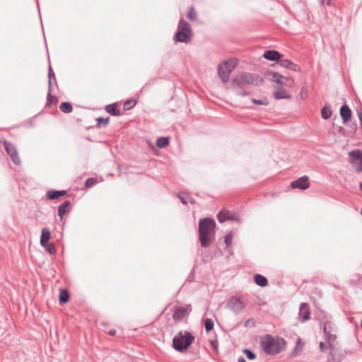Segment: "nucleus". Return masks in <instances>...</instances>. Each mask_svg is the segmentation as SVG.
Segmentation results:
<instances>
[{
  "mask_svg": "<svg viewBox=\"0 0 362 362\" xmlns=\"http://www.w3.org/2000/svg\"><path fill=\"white\" fill-rule=\"evenodd\" d=\"M223 66H226V69H229L230 72L231 73L232 71L237 66V63L235 60H228L225 61L223 63L221 64Z\"/></svg>",
  "mask_w": 362,
  "mask_h": 362,
  "instance_id": "obj_30",
  "label": "nucleus"
},
{
  "mask_svg": "<svg viewBox=\"0 0 362 362\" xmlns=\"http://www.w3.org/2000/svg\"><path fill=\"white\" fill-rule=\"evenodd\" d=\"M332 110L329 106L325 105L321 109V116L324 119H328L332 116Z\"/></svg>",
  "mask_w": 362,
  "mask_h": 362,
  "instance_id": "obj_27",
  "label": "nucleus"
},
{
  "mask_svg": "<svg viewBox=\"0 0 362 362\" xmlns=\"http://www.w3.org/2000/svg\"><path fill=\"white\" fill-rule=\"evenodd\" d=\"M356 124H354V125H353V128L356 129Z\"/></svg>",
  "mask_w": 362,
  "mask_h": 362,
  "instance_id": "obj_57",
  "label": "nucleus"
},
{
  "mask_svg": "<svg viewBox=\"0 0 362 362\" xmlns=\"http://www.w3.org/2000/svg\"><path fill=\"white\" fill-rule=\"evenodd\" d=\"M59 109L64 113H70L73 110V107L70 103L63 102L61 103Z\"/></svg>",
  "mask_w": 362,
  "mask_h": 362,
  "instance_id": "obj_28",
  "label": "nucleus"
},
{
  "mask_svg": "<svg viewBox=\"0 0 362 362\" xmlns=\"http://www.w3.org/2000/svg\"><path fill=\"white\" fill-rule=\"evenodd\" d=\"M211 346L213 349L216 351H218V343L217 340H211Z\"/></svg>",
  "mask_w": 362,
  "mask_h": 362,
  "instance_id": "obj_43",
  "label": "nucleus"
},
{
  "mask_svg": "<svg viewBox=\"0 0 362 362\" xmlns=\"http://www.w3.org/2000/svg\"><path fill=\"white\" fill-rule=\"evenodd\" d=\"M3 144L4 149L8 156L18 151L14 144H11L9 141H7L6 140L3 141Z\"/></svg>",
  "mask_w": 362,
  "mask_h": 362,
  "instance_id": "obj_22",
  "label": "nucleus"
},
{
  "mask_svg": "<svg viewBox=\"0 0 362 362\" xmlns=\"http://www.w3.org/2000/svg\"><path fill=\"white\" fill-rule=\"evenodd\" d=\"M188 281H192V277H190L189 276L188 277Z\"/></svg>",
  "mask_w": 362,
  "mask_h": 362,
  "instance_id": "obj_55",
  "label": "nucleus"
},
{
  "mask_svg": "<svg viewBox=\"0 0 362 362\" xmlns=\"http://www.w3.org/2000/svg\"><path fill=\"white\" fill-rule=\"evenodd\" d=\"M192 29L188 22L181 18L178 23L177 30L175 35V40L179 42L187 43L192 38Z\"/></svg>",
  "mask_w": 362,
  "mask_h": 362,
  "instance_id": "obj_4",
  "label": "nucleus"
},
{
  "mask_svg": "<svg viewBox=\"0 0 362 362\" xmlns=\"http://www.w3.org/2000/svg\"><path fill=\"white\" fill-rule=\"evenodd\" d=\"M323 332L325 339L329 344V348L332 349V344L337 339L336 329L330 321H325L323 325Z\"/></svg>",
  "mask_w": 362,
  "mask_h": 362,
  "instance_id": "obj_7",
  "label": "nucleus"
},
{
  "mask_svg": "<svg viewBox=\"0 0 362 362\" xmlns=\"http://www.w3.org/2000/svg\"><path fill=\"white\" fill-rule=\"evenodd\" d=\"M96 183H98L97 178H95V177H90V178H88L86 180L85 187L86 188H90L92 186H93L94 185H95Z\"/></svg>",
  "mask_w": 362,
  "mask_h": 362,
  "instance_id": "obj_40",
  "label": "nucleus"
},
{
  "mask_svg": "<svg viewBox=\"0 0 362 362\" xmlns=\"http://www.w3.org/2000/svg\"><path fill=\"white\" fill-rule=\"evenodd\" d=\"M70 204L71 202L69 200H65L61 205L58 206V216L60 217L61 220L66 213L67 209Z\"/></svg>",
  "mask_w": 362,
  "mask_h": 362,
  "instance_id": "obj_21",
  "label": "nucleus"
},
{
  "mask_svg": "<svg viewBox=\"0 0 362 362\" xmlns=\"http://www.w3.org/2000/svg\"><path fill=\"white\" fill-rule=\"evenodd\" d=\"M216 222L213 218H204L199 221V238L202 247H209L215 236Z\"/></svg>",
  "mask_w": 362,
  "mask_h": 362,
  "instance_id": "obj_1",
  "label": "nucleus"
},
{
  "mask_svg": "<svg viewBox=\"0 0 362 362\" xmlns=\"http://www.w3.org/2000/svg\"><path fill=\"white\" fill-rule=\"evenodd\" d=\"M237 95H240V96H247L249 95V92H247V91L238 92Z\"/></svg>",
  "mask_w": 362,
  "mask_h": 362,
  "instance_id": "obj_47",
  "label": "nucleus"
},
{
  "mask_svg": "<svg viewBox=\"0 0 362 362\" xmlns=\"http://www.w3.org/2000/svg\"><path fill=\"white\" fill-rule=\"evenodd\" d=\"M356 170L357 172H362V159L359 160Z\"/></svg>",
  "mask_w": 362,
  "mask_h": 362,
  "instance_id": "obj_45",
  "label": "nucleus"
},
{
  "mask_svg": "<svg viewBox=\"0 0 362 362\" xmlns=\"http://www.w3.org/2000/svg\"><path fill=\"white\" fill-rule=\"evenodd\" d=\"M357 115L359 119L360 124L362 128V112L361 111H357Z\"/></svg>",
  "mask_w": 362,
  "mask_h": 362,
  "instance_id": "obj_46",
  "label": "nucleus"
},
{
  "mask_svg": "<svg viewBox=\"0 0 362 362\" xmlns=\"http://www.w3.org/2000/svg\"><path fill=\"white\" fill-rule=\"evenodd\" d=\"M238 362H247L243 357H240L238 360Z\"/></svg>",
  "mask_w": 362,
  "mask_h": 362,
  "instance_id": "obj_49",
  "label": "nucleus"
},
{
  "mask_svg": "<svg viewBox=\"0 0 362 362\" xmlns=\"http://www.w3.org/2000/svg\"><path fill=\"white\" fill-rule=\"evenodd\" d=\"M105 110L110 115L112 116H119L121 115L120 111L117 109V103H114L106 105Z\"/></svg>",
  "mask_w": 362,
  "mask_h": 362,
  "instance_id": "obj_20",
  "label": "nucleus"
},
{
  "mask_svg": "<svg viewBox=\"0 0 362 362\" xmlns=\"http://www.w3.org/2000/svg\"><path fill=\"white\" fill-rule=\"evenodd\" d=\"M361 215H362V208H361Z\"/></svg>",
  "mask_w": 362,
  "mask_h": 362,
  "instance_id": "obj_58",
  "label": "nucleus"
},
{
  "mask_svg": "<svg viewBox=\"0 0 362 362\" xmlns=\"http://www.w3.org/2000/svg\"><path fill=\"white\" fill-rule=\"evenodd\" d=\"M51 92H52V86H51V83L49 82V86H48V93H47V105H49L51 104H56L58 102L57 98L52 95Z\"/></svg>",
  "mask_w": 362,
  "mask_h": 362,
  "instance_id": "obj_25",
  "label": "nucleus"
},
{
  "mask_svg": "<svg viewBox=\"0 0 362 362\" xmlns=\"http://www.w3.org/2000/svg\"><path fill=\"white\" fill-rule=\"evenodd\" d=\"M218 74L224 83L228 81L230 72L229 69H226V66L221 64L218 68Z\"/></svg>",
  "mask_w": 362,
  "mask_h": 362,
  "instance_id": "obj_16",
  "label": "nucleus"
},
{
  "mask_svg": "<svg viewBox=\"0 0 362 362\" xmlns=\"http://www.w3.org/2000/svg\"><path fill=\"white\" fill-rule=\"evenodd\" d=\"M299 319L302 322H304L310 319V312L308 308V303H303L299 308Z\"/></svg>",
  "mask_w": 362,
  "mask_h": 362,
  "instance_id": "obj_12",
  "label": "nucleus"
},
{
  "mask_svg": "<svg viewBox=\"0 0 362 362\" xmlns=\"http://www.w3.org/2000/svg\"><path fill=\"white\" fill-rule=\"evenodd\" d=\"M339 113L344 124L347 123L351 119L352 112L350 107L346 104H344L341 107Z\"/></svg>",
  "mask_w": 362,
  "mask_h": 362,
  "instance_id": "obj_13",
  "label": "nucleus"
},
{
  "mask_svg": "<svg viewBox=\"0 0 362 362\" xmlns=\"http://www.w3.org/2000/svg\"><path fill=\"white\" fill-rule=\"evenodd\" d=\"M11 160L13 162L14 164L19 165L21 164V158L18 156V152L16 151L15 153L9 155Z\"/></svg>",
  "mask_w": 362,
  "mask_h": 362,
  "instance_id": "obj_34",
  "label": "nucleus"
},
{
  "mask_svg": "<svg viewBox=\"0 0 362 362\" xmlns=\"http://www.w3.org/2000/svg\"><path fill=\"white\" fill-rule=\"evenodd\" d=\"M291 186L293 189L305 190L310 187L309 178L308 176L303 175L291 182Z\"/></svg>",
  "mask_w": 362,
  "mask_h": 362,
  "instance_id": "obj_10",
  "label": "nucleus"
},
{
  "mask_svg": "<svg viewBox=\"0 0 362 362\" xmlns=\"http://www.w3.org/2000/svg\"><path fill=\"white\" fill-rule=\"evenodd\" d=\"M44 247L45 248V250L50 255H54L57 252L55 245L52 243L49 242L48 244L46 245V246Z\"/></svg>",
  "mask_w": 362,
  "mask_h": 362,
  "instance_id": "obj_35",
  "label": "nucleus"
},
{
  "mask_svg": "<svg viewBox=\"0 0 362 362\" xmlns=\"http://www.w3.org/2000/svg\"><path fill=\"white\" fill-rule=\"evenodd\" d=\"M349 156L351 160V164L354 165H356V160L359 161L362 159V151L358 149L353 150L349 153Z\"/></svg>",
  "mask_w": 362,
  "mask_h": 362,
  "instance_id": "obj_18",
  "label": "nucleus"
},
{
  "mask_svg": "<svg viewBox=\"0 0 362 362\" xmlns=\"http://www.w3.org/2000/svg\"><path fill=\"white\" fill-rule=\"evenodd\" d=\"M108 334L110 335V336H114L116 334V330L115 329H111L109 331Z\"/></svg>",
  "mask_w": 362,
  "mask_h": 362,
  "instance_id": "obj_48",
  "label": "nucleus"
},
{
  "mask_svg": "<svg viewBox=\"0 0 362 362\" xmlns=\"http://www.w3.org/2000/svg\"><path fill=\"white\" fill-rule=\"evenodd\" d=\"M233 236L232 232H230L225 236L224 242L226 247H229L232 244Z\"/></svg>",
  "mask_w": 362,
  "mask_h": 362,
  "instance_id": "obj_41",
  "label": "nucleus"
},
{
  "mask_svg": "<svg viewBox=\"0 0 362 362\" xmlns=\"http://www.w3.org/2000/svg\"><path fill=\"white\" fill-rule=\"evenodd\" d=\"M286 341L282 337H274L270 334H266L262 338L260 344L265 354L275 355L281 352L286 346Z\"/></svg>",
  "mask_w": 362,
  "mask_h": 362,
  "instance_id": "obj_2",
  "label": "nucleus"
},
{
  "mask_svg": "<svg viewBox=\"0 0 362 362\" xmlns=\"http://www.w3.org/2000/svg\"><path fill=\"white\" fill-rule=\"evenodd\" d=\"M262 81L263 79L259 78L257 75L247 72L243 73L233 80V84L238 87H242L243 84L259 86L262 83Z\"/></svg>",
  "mask_w": 362,
  "mask_h": 362,
  "instance_id": "obj_5",
  "label": "nucleus"
},
{
  "mask_svg": "<svg viewBox=\"0 0 362 362\" xmlns=\"http://www.w3.org/2000/svg\"><path fill=\"white\" fill-rule=\"evenodd\" d=\"M70 298L69 293L66 289H62L59 296V301L61 304L66 303Z\"/></svg>",
  "mask_w": 362,
  "mask_h": 362,
  "instance_id": "obj_24",
  "label": "nucleus"
},
{
  "mask_svg": "<svg viewBox=\"0 0 362 362\" xmlns=\"http://www.w3.org/2000/svg\"><path fill=\"white\" fill-rule=\"evenodd\" d=\"M66 190L50 189L47 192L46 197L49 200H54L66 195Z\"/></svg>",
  "mask_w": 362,
  "mask_h": 362,
  "instance_id": "obj_14",
  "label": "nucleus"
},
{
  "mask_svg": "<svg viewBox=\"0 0 362 362\" xmlns=\"http://www.w3.org/2000/svg\"><path fill=\"white\" fill-rule=\"evenodd\" d=\"M330 1L331 0H322V3L324 4L325 2H326L327 5H329Z\"/></svg>",
  "mask_w": 362,
  "mask_h": 362,
  "instance_id": "obj_50",
  "label": "nucleus"
},
{
  "mask_svg": "<svg viewBox=\"0 0 362 362\" xmlns=\"http://www.w3.org/2000/svg\"><path fill=\"white\" fill-rule=\"evenodd\" d=\"M177 197H178V198L180 200L182 204H187V201L186 198L182 194H178Z\"/></svg>",
  "mask_w": 362,
  "mask_h": 362,
  "instance_id": "obj_44",
  "label": "nucleus"
},
{
  "mask_svg": "<svg viewBox=\"0 0 362 362\" xmlns=\"http://www.w3.org/2000/svg\"><path fill=\"white\" fill-rule=\"evenodd\" d=\"M245 303L237 296L230 297L226 303V308L235 314L240 313L245 308Z\"/></svg>",
  "mask_w": 362,
  "mask_h": 362,
  "instance_id": "obj_6",
  "label": "nucleus"
},
{
  "mask_svg": "<svg viewBox=\"0 0 362 362\" xmlns=\"http://www.w3.org/2000/svg\"><path fill=\"white\" fill-rule=\"evenodd\" d=\"M188 281H192V277H190L189 276L188 277Z\"/></svg>",
  "mask_w": 362,
  "mask_h": 362,
  "instance_id": "obj_56",
  "label": "nucleus"
},
{
  "mask_svg": "<svg viewBox=\"0 0 362 362\" xmlns=\"http://www.w3.org/2000/svg\"><path fill=\"white\" fill-rule=\"evenodd\" d=\"M187 17L190 20V21H194L196 20L197 18V13L194 10V6H191L187 13Z\"/></svg>",
  "mask_w": 362,
  "mask_h": 362,
  "instance_id": "obj_37",
  "label": "nucleus"
},
{
  "mask_svg": "<svg viewBox=\"0 0 362 362\" xmlns=\"http://www.w3.org/2000/svg\"><path fill=\"white\" fill-rule=\"evenodd\" d=\"M274 97L276 100L290 98L291 95H288L285 90L280 88L274 93Z\"/></svg>",
  "mask_w": 362,
  "mask_h": 362,
  "instance_id": "obj_23",
  "label": "nucleus"
},
{
  "mask_svg": "<svg viewBox=\"0 0 362 362\" xmlns=\"http://www.w3.org/2000/svg\"><path fill=\"white\" fill-rule=\"evenodd\" d=\"M136 104V101L134 99H128L127 100L124 105H123V109L124 110H129L132 109Z\"/></svg>",
  "mask_w": 362,
  "mask_h": 362,
  "instance_id": "obj_31",
  "label": "nucleus"
},
{
  "mask_svg": "<svg viewBox=\"0 0 362 362\" xmlns=\"http://www.w3.org/2000/svg\"><path fill=\"white\" fill-rule=\"evenodd\" d=\"M96 121H97V126L98 127H105L109 123L110 118L109 117H106V118L98 117V118L96 119Z\"/></svg>",
  "mask_w": 362,
  "mask_h": 362,
  "instance_id": "obj_36",
  "label": "nucleus"
},
{
  "mask_svg": "<svg viewBox=\"0 0 362 362\" xmlns=\"http://www.w3.org/2000/svg\"><path fill=\"white\" fill-rule=\"evenodd\" d=\"M243 352L245 354L246 357L249 360H254L257 357L256 354L252 350H250V349H244L243 350Z\"/></svg>",
  "mask_w": 362,
  "mask_h": 362,
  "instance_id": "obj_38",
  "label": "nucleus"
},
{
  "mask_svg": "<svg viewBox=\"0 0 362 362\" xmlns=\"http://www.w3.org/2000/svg\"><path fill=\"white\" fill-rule=\"evenodd\" d=\"M264 76L267 80L272 82H274L279 85H284L285 81H289V78H286L284 76L275 71H267Z\"/></svg>",
  "mask_w": 362,
  "mask_h": 362,
  "instance_id": "obj_9",
  "label": "nucleus"
},
{
  "mask_svg": "<svg viewBox=\"0 0 362 362\" xmlns=\"http://www.w3.org/2000/svg\"><path fill=\"white\" fill-rule=\"evenodd\" d=\"M281 56L282 55L279 52L274 49L266 50L263 54L264 58L269 61L277 62L279 64V61L282 59Z\"/></svg>",
  "mask_w": 362,
  "mask_h": 362,
  "instance_id": "obj_11",
  "label": "nucleus"
},
{
  "mask_svg": "<svg viewBox=\"0 0 362 362\" xmlns=\"http://www.w3.org/2000/svg\"><path fill=\"white\" fill-rule=\"evenodd\" d=\"M214 321L210 318H206L204 320V328L206 332H210L214 329Z\"/></svg>",
  "mask_w": 362,
  "mask_h": 362,
  "instance_id": "obj_33",
  "label": "nucleus"
},
{
  "mask_svg": "<svg viewBox=\"0 0 362 362\" xmlns=\"http://www.w3.org/2000/svg\"><path fill=\"white\" fill-rule=\"evenodd\" d=\"M217 218L219 222L223 223L228 219H232L228 212H219L217 215Z\"/></svg>",
  "mask_w": 362,
  "mask_h": 362,
  "instance_id": "obj_32",
  "label": "nucleus"
},
{
  "mask_svg": "<svg viewBox=\"0 0 362 362\" xmlns=\"http://www.w3.org/2000/svg\"><path fill=\"white\" fill-rule=\"evenodd\" d=\"M249 322H250V320H246L244 325L245 327H247L249 325Z\"/></svg>",
  "mask_w": 362,
  "mask_h": 362,
  "instance_id": "obj_52",
  "label": "nucleus"
},
{
  "mask_svg": "<svg viewBox=\"0 0 362 362\" xmlns=\"http://www.w3.org/2000/svg\"><path fill=\"white\" fill-rule=\"evenodd\" d=\"M254 281L257 286L261 287H264L268 285L267 279L260 274H256L254 275Z\"/></svg>",
  "mask_w": 362,
  "mask_h": 362,
  "instance_id": "obj_19",
  "label": "nucleus"
},
{
  "mask_svg": "<svg viewBox=\"0 0 362 362\" xmlns=\"http://www.w3.org/2000/svg\"><path fill=\"white\" fill-rule=\"evenodd\" d=\"M174 309L173 318L175 322H180L183 318L187 317L189 313L192 311L191 305L188 304L185 306H175Z\"/></svg>",
  "mask_w": 362,
  "mask_h": 362,
  "instance_id": "obj_8",
  "label": "nucleus"
},
{
  "mask_svg": "<svg viewBox=\"0 0 362 362\" xmlns=\"http://www.w3.org/2000/svg\"><path fill=\"white\" fill-rule=\"evenodd\" d=\"M279 65L294 71H300V67L296 64L287 59H282L279 61Z\"/></svg>",
  "mask_w": 362,
  "mask_h": 362,
  "instance_id": "obj_15",
  "label": "nucleus"
},
{
  "mask_svg": "<svg viewBox=\"0 0 362 362\" xmlns=\"http://www.w3.org/2000/svg\"><path fill=\"white\" fill-rule=\"evenodd\" d=\"M359 187H360V189H361V191L362 192V182H361V184H360V186H359Z\"/></svg>",
  "mask_w": 362,
  "mask_h": 362,
  "instance_id": "obj_54",
  "label": "nucleus"
},
{
  "mask_svg": "<svg viewBox=\"0 0 362 362\" xmlns=\"http://www.w3.org/2000/svg\"><path fill=\"white\" fill-rule=\"evenodd\" d=\"M169 144V138L168 137H159L156 140V146L160 148H163L168 146Z\"/></svg>",
  "mask_w": 362,
  "mask_h": 362,
  "instance_id": "obj_26",
  "label": "nucleus"
},
{
  "mask_svg": "<svg viewBox=\"0 0 362 362\" xmlns=\"http://www.w3.org/2000/svg\"><path fill=\"white\" fill-rule=\"evenodd\" d=\"M252 102L255 105H268V100L267 98L258 100V99H252Z\"/></svg>",
  "mask_w": 362,
  "mask_h": 362,
  "instance_id": "obj_42",
  "label": "nucleus"
},
{
  "mask_svg": "<svg viewBox=\"0 0 362 362\" xmlns=\"http://www.w3.org/2000/svg\"><path fill=\"white\" fill-rule=\"evenodd\" d=\"M51 237V232L47 228H43L41 230L40 245L45 247L48 244Z\"/></svg>",
  "mask_w": 362,
  "mask_h": 362,
  "instance_id": "obj_17",
  "label": "nucleus"
},
{
  "mask_svg": "<svg viewBox=\"0 0 362 362\" xmlns=\"http://www.w3.org/2000/svg\"><path fill=\"white\" fill-rule=\"evenodd\" d=\"M146 87H147V85H146V86H143V88H141V92H142L144 89H146Z\"/></svg>",
  "mask_w": 362,
  "mask_h": 362,
  "instance_id": "obj_53",
  "label": "nucleus"
},
{
  "mask_svg": "<svg viewBox=\"0 0 362 362\" xmlns=\"http://www.w3.org/2000/svg\"><path fill=\"white\" fill-rule=\"evenodd\" d=\"M48 86H49V82L52 83V78L54 80V82L57 83V79L55 78V74L52 68V66L49 65L48 68Z\"/></svg>",
  "mask_w": 362,
  "mask_h": 362,
  "instance_id": "obj_39",
  "label": "nucleus"
},
{
  "mask_svg": "<svg viewBox=\"0 0 362 362\" xmlns=\"http://www.w3.org/2000/svg\"><path fill=\"white\" fill-rule=\"evenodd\" d=\"M320 349H321V351H326L327 350L330 349V351H331V354H332V359H333L334 362H339V361L340 358H336L334 357V353H333V351H334V348H333V347H332V349H331L329 348V345H328V346H326V344H325L324 342L321 341V342L320 343Z\"/></svg>",
  "mask_w": 362,
  "mask_h": 362,
  "instance_id": "obj_29",
  "label": "nucleus"
},
{
  "mask_svg": "<svg viewBox=\"0 0 362 362\" xmlns=\"http://www.w3.org/2000/svg\"><path fill=\"white\" fill-rule=\"evenodd\" d=\"M194 336L188 331H180L173 339L172 346L179 352L183 353L192 345Z\"/></svg>",
  "mask_w": 362,
  "mask_h": 362,
  "instance_id": "obj_3",
  "label": "nucleus"
},
{
  "mask_svg": "<svg viewBox=\"0 0 362 362\" xmlns=\"http://www.w3.org/2000/svg\"><path fill=\"white\" fill-rule=\"evenodd\" d=\"M189 201L191 204H194L195 203V200L194 199L192 198V197H189Z\"/></svg>",
  "mask_w": 362,
  "mask_h": 362,
  "instance_id": "obj_51",
  "label": "nucleus"
}]
</instances>
